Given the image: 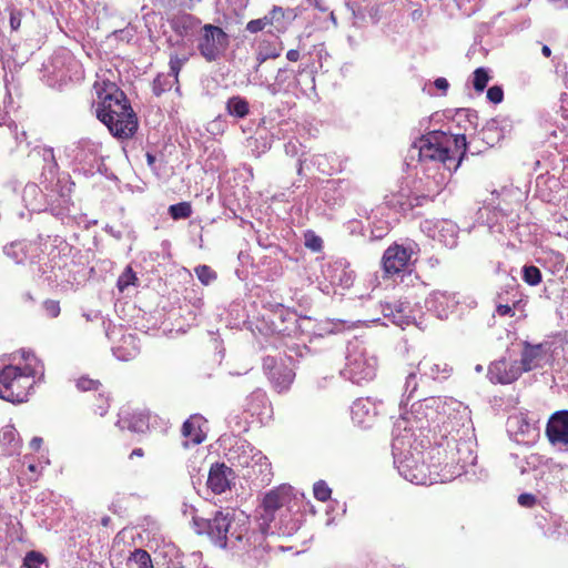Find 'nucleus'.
I'll use <instances>...</instances> for the list:
<instances>
[{"instance_id": "41", "label": "nucleus", "mask_w": 568, "mask_h": 568, "mask_svg": "<svg viewBox=\"0 0 568 568\" xmlns=\"http://www.w3.org/2000/svg\"><path fill=\"white\" fill-rule=\"evenodd\" d=\"M313 493L317 500L326 501L329 499L332 490L324 480H318L314 484Z\"/></svg>"}, {"instance_id": "54", "label": "nucleus", "mask_w": 568, "mask_h": 568, "mask_svg": "<svg viewBox=\"0 0 568 568\" xmlns=\"http://www.w3.org/2000/svg\"><path fill=\"white\" fill-rule=\"evenodd\" d=\"M434 85L436 89L440 90L443 93H445L449 87L448 81L445 78H437L434 81Z\"/></svg>"}, {"instance_id": "23", "label": "nucleus", "mask_w": 568, "mask_h": 568, "mask_svg": "<svg viewBox=\"0 0 568 568\" xmlns=\"http://www.w3.org/2000/svg\"><path fill=\"white\" fill-rule=\"evenodd\" d=\"M418 372L430 379H446L452 372V367L434 357H424L419 363L417 367Z\"/></svg>"}, {"instance_id": "48", "label": "nucleus", "mask_w": 568, "mask_h": 568, "mask_svg": "<svg viewBox=\"0 0 568 568\" xmlns=\"http://www.w3.org/2000/svg\"><path fill=\"white\" fill-rule=\"evenodd\" d=\"M98 385H99V383L97 381L85 378V377H82V378L78 379V382H77V387L80 390L94 389V388H97Z\"/></svg>"}, {"instance_id": "52", "label": "nucleus", "mask_w": 568, "mask_h": 568, "mask_svg": "<svg viewBox=\"0 0 568 568\" xmlns=\"http://www.w3.org/2000/svg\"><path fill=\"white\" fill-rule=\"evenodd\" d=\"M21 24V14L20 12L12 11L10 13V27L12 30H18Z\"/></svg>"}, {"instance_id": "44", "label": "nucleus", "mask_w": 568, "mask_h": 568, "mask_svg": "<svg viewBox=\"0 0 568 568\" xmlns=\"http://www.w3.org/2000/svg\"><path fill=\"white\" fill-rule=\"evenodd\" d=\"M43 562V557L41 554L36 551H30L24 557V566L27 568H39Z\"/></svg>"}, {"instance_id": "62", "label": "nucleus", "mask_w": 568, "mask_h": 568, "mask_svg": "<svg viewBox=\"0 0 568 568\" xmlns=\"http://www.w3.org/2000/svg\"><path fill=\"white\" fill-rule=\"evenodd\" d=\"M132 456L135 455V456H142L143 455V452L141 448H136L132 452L131 454Z\"/></svg>"}, {"instance_id": "38", "label": "nucleus", "mask_w": 568, "mask_h": 568, "mask_svg": "<svg viewBox=\"0 0 568 568\" xmlns=\"http://www.w3.org/2000/svg\"><path fill=\"white\" fill-rule=\"evenodd\" d=\"M136 276L130 266H126L124 272L118 278V288L123 292L130 285H135Z\"/></svg>"}, {"instance_id": "47", "label": "nucleus", "mask_w": 568, "mask_h": 568, "mask_svg": "<svg viewBox=\"0 0 568 568\" xmlns=\"http://www.w3.org/2000/svg\"><path fill=\"white\" fill-rule=\"evenodd\" d=\"M503 98H504V92L501 90V88L495 85V87H491L487 90V99L497 104V103H500L503 101Z\"/></svg>"}, {"instance_id": "50", "label": "nucleus", "mask_w": 568, "mask_h": 568, "mask_svg": "<svg viewBox=\"0 0 568 568\" xmlns=\"http://www.w3.org/2000/svg\"><path fill=\"white\" fill-rule=\"evenodd\" d=\"M264 27H265V22L263 20H260V19L251 20L246 26V30L252 33H255V32L263 30Z\"/></svg>"}, {"instance_id": "35", "label": "nucleus", "mask_w": 568, "mask_h": 568, "mask_svg": "<svg viewBox=\"0 0 568 568\" xmlns=\"http://www.w3.org/2000/svg\"><path fill=\"white\" fill-rule=\"evenodd\" d=\"M175 83H178V79H174L171 74H159L153 81V92L155 95H161Z\"/></svg>"}, {"instance_id": "61", "label": "nucleus", "mask_w": 568, "mask_h": 568, "mask_svg": "<svg viewBox=\"0 0 568 568\" xmlns=\"http://www.w3.org/2000/svg\"><path fill=\"white\" fill-rule=\"evenodd\" d=\"M28 192H31V193L37 192V186L36 185L27 186L26 187V193H28Z\"/></svg>"}, {"instance_id": "24", "label": "nucleus", "mask_w": 568, "mask_h": 568, "mask_svg": "<svg viewBox=\"0 0 568 568\" xmlns=\"http://www.w3.org/2000/svg\"><path fill=\"white\" fill-rule=\"evenodd\" d=\"M508 430L516 435V440L532 439L536 436L535 423L519 413L511 415L507 420Z\"/></svg>"}, {"instance_id": "16", "label": "nucleus", "mask_w": 568, "mask_h": 568, "mask_svg": "<svg viewBox=\"0 0 568 568\" xmlns=\"http://www.w3.org/2000/svg\"><path fill=\"white\" fill-rule=\"evenodd\" d=\"M550 444L560 450H568V410L552 414L546 427Z\"/></svg>"}, {"instance_id": "8", "label": "nucleus", "mask_w": 568, "mask_h": 568, "mask_svg": "<svg viewBox=\"0 0 568 568\" xmlns=\"http://www.w3.org/2000/svg\"><path fill=\"white\" fill-rule=\"evenodd\" d=\"M231 459L237 466L247 468V476L261 477L262 483L271 480V464L265 455L251 444L243 442L237 444L233 450Z\"/></svg>"}, {"instance_id": "5", "label": "nucleus", "mask_w": 568, "mask_h": 568, "mask_svg": "<svg viewBox=\"0 0 568 568\" xmlns=\"http://www.w3.org/2000/svg\"><path fill=\"white\" fill-rule=\"evenodd\" d=\"M422 162H434L442 165L449 173L457 170L462 155L466 150L464 134L448 135L440 131H433L419 138L413 145Z\"/></svg>"}, {"instance_id": "40", "label": "nucleus", "mask_w": 568, "mask_h": 568, "mask_svg": "<svg viewBox=\"0 0 568 568\" xmlns=\"http://www.w3.org/2000/svg\"><path fill=\"white\" fill-rule=\"evenodd\" d=\"M489 81V75L486 69L478 68L474 72L473 84L475 90L483 91Z\"/></svg>"}, {"instance_id": "49", "label": "nucleus", "mask_w": 568, "mask_h": 568, "mask_svg": "<svg viewBox=\"0 0 568 568\" xmlns=\"http://www.w3.org/2000/svg\"><path fill=\"white\" fill-rule=\"evenodd\" d=\"M536 496L532 494H521L518 497V504L523 507L530 508L536 505Z\"/></svg>"}, {"instance_id": "32", "label": "nucleus", "mask_w": 568, "mask_h": 568, "mask_svg": "<svg viewBox=\"0 0 568 568\" xmlns=\"http://www.w3.org/2000/svg\"><path fill=\"white\" fill-rule=\"evenodd\" d=\"M247 409L252 415H263L268 408V400L266 394L257 389L247 397Z\"/></svg>"}, {"instance_id": "11", "label": "nucleus", "mask_w": 568, "mask_h": 568, "mask_svg": "<svg viewBox=\"0 0 568 568\" xmlns=\"http://www.w3.org/2000/svg\"><path fill=\"white\" fill-rule=\"evenodd\" d=\"M440 179V182H436L435 187L428 186L422 194H414L408 186H400L396 193L386 196V204L397 212L407 213L420 205L423 199L434 197L440 192L445 176L442 175Z\"/></svg>"}, {"instance_id": "29", "label": "nucleus", "mask_w": 568, "mask_h": 568, "mask_svg": "<svg viewBox=\"0 0 568 568\" xmlns=\"http://www.w3.org/2000/svg\"><path fill=\"white\" fill-rule=\"evenodd\" d=\"M0 445L8 455L19 452L21 439L12 425H7L0 430Z\"/></svg>"}, {"instance_id": "12", "label": "nucleus", "mask_w": 568, "mask_h": 568, "mask_svg": "<svg viewBox=\"0 0 568 568\" xmlns=\"http://www.w3.org/2000/svg\"><path fill=\"white\" fill-rule=\"evenodd\" d=\"M420 230L446 247H454L457 243L458 226L450 220H425L420 223Z\"/></svg>"}, {"instance_id": "20", "label": "nucleus", "mask_w": 568, "mask_h": 568, "mask_svg": "<svg viewBox=\"0 0 568 568\" xmlns=\"http://www.w3.org/2000/svg\"><path fill=\"white\" fill-rule=\"evenodd\" d=\"M201 523L205 526L206 534L215 542V545L221 548H225L227 541V532L231 524L229 513L224 514L219 511L214 518L209 519V521Z\"/></svg>"}, {"instance_id": "17", "label": "nucleus", "mask_w": 568, "mask_h": 568, "mask_svg": "<svg viewBox=\"0 0 568 568\" xmlns=\"http://www.w3.org/2000/svg\"><path fill=\"white\" fill-rule=\"evenodd\" d=\"M520 375L521 368L516 359L500 358L488 368V377L493 383L510 384Z\"/></svg>"}, {"instance_id": "46", "label": "nucleus", "mask_w": 568, "mask_h": 568, "mask_svg": "<svg viewBox=\"0 0 568 568\" xmlns=\"http://www.w3.org/2000/svg\"><path fill=\"white\" fill-rule=\"evenodd\" d=\"M43 310H44L47 316H49L51 318L58 317L60 314L59 302L53 301V300H47L43 303Z\"/></svg>"}, {"instance_id": "33", "label": "nucleus", "mask_w": 568, "mask_h": 568, "mask_svg": "<svg viewBox=\"0 0 568 568\" xmlns=\"http://www.w3.org/2000/svg\"><path fill=\"white\" fill-rule=\"evenodd\" d=\"M226 111L230 115L242 119L248 114L250 106L244 98L236 95L227 100Z\"/></svg>"}, {"instance_id": "51", "label": "nucleus", "mask_w": 568, "mask_h": 568, "mask_svg": "<svg viewBox=\"0 0 568 568\" xmlns=\"http://www.w3.org/2000/svg\"><path fill=\"white\" fill-rule=\"evenodd\" d=\"M99 402L100 403L97 406L95 413L99 414L100 416H104L109 407V400L108 398L100 395Z\"/></svg>"}, {"instance_id": "57", "label": "nucleus", "mask_w": 568, "mask_h": 568, "mask_svg": "<svg viewBox=\"0 0 568 568\" xmlns=\"http://www.w3.org/2000/svg\"><path fill=\"white\" fill-rule=\"evenodd\" d=\"M42 438L41 437H33L30 442V447L33 450H38L41 447Z\"/></svg>"}, {"instance_id": "53", "label": "nucleus", "mask_w": 568, "mask_h": 568, "mask_svg": "<svg viewBox=\"0 0 568 568\" xmlns=\"http://www.w3.org/2000/svg\"><path fill=\"white\" fill-rule=\"evenodd\" d=\"M201 521H209V519L193 517V526L197 534L206 532V528Z\"/></svg>"}, {"instance_id": "63", "label": "nucleus", "mask_w": 568, "mask_h": 568, "mask_svg": "<svg viewBox=\"0 0 568 568\" xmlns=\"http://www.w3.org/2000/svg\"><path fill=\"white\" fill-rule=\"evenodd\" d=\"M29 469H30L31 471H34V470H36V466H34L33 464H31V465H29Z\"/></svg>"}, {"instance_id": "22", "label": "nucleus", "mask_w": 568, "mask_h": 568, "mask_svg": "<svg viewBox=\"0 0 568 568\" xmlns=\"http://www.w3.org/2000/svg\"><path fill=\"white\" fill-rule=\"evenodd\" d=\"M233 479V471L224 464H214L211 466L207 487L214 494H222L230 488L231 480Z\"/></svg>"}, {"instance_id": "42", "label": "nucleus", "mask_w": 568, "mask_h": 568, "mask_svg": "<svg viewBox=\"0 0 568 568\" xmlns=\"http://www.w3.org/2000/svg\"><path fill=\"white\" fill-rule=\"evenodd\" d=\"M417 375L415 372H410L404 384V395L406 396V400H409L413 397L414 392L417 389Z\"/></svg>"}, {"instance_id": "36", "label": "nucleus", "mask_w": 568, "mask_h": 568, "mask_svg": "<svg viewBox=\"0 0 568 568\" xmlns=\"http://www.w3.org/2000/svg\"><path fill=\"white\" fill-rule=\"evenodd\" d=\"M169 213L174 220L187 219L192 213V209L187 202H181L171 205L169 207Z\"/></svg>"}, {"instance_id": "28", "label": "nucleus", "mask_w": 568, "mask_h": 568, "mask_svg": "<svg viewBox=\"0 0 568 568\" xmlns=\"http://www.w3.org/2000/svg\"><path fill=\"white\" fill-rule=\"evenodd\" d=\"M118 426L121 429L128 428L131 432L144 433L149 427V414L143 412L133 413L129 418L124 415V412H122L118 420Z\"/></svg>"}, {"instance_id": "2", "label": "nucleus", "mask_w": 568, "mask_h": 568, "mask_svg": "<svg viewBox=\"0 0 568 568\" xmlns=\"http://www.w3.org/2000/svg\"><path fill=\"white\" fill-rule=\"evenodd\" d=\"M407 420V429L414 433V427L423 429L434 425L437 427L445 443H440L437 448V454L440 455V448L450 446L452 442L454 445H458L455 436L447 440V432L452 433L455 426H464L468 422V412L462 403L447 397H428L423 400H418L412 405V410L405 413L394 425L393 436L395 435L397 424L403 420ZM456 449V446H454Z\"/></svg>"}, {"instance_id": "39", "label": "nucleus", "mask_w": 568, "mask_h": 568, "mask_svg": "<svg viewBox=\"0 0 568 568\" xmlns=\"http://www.w3.org/2000/svg\"><path fill=\"white\" fill-rule=\"evenodd\" d=\"M194 271L200 282L204 285H209L216 277L215 272L207 265H199Z\"/></svg>"}, {"instance_id": "27", "label": "nucleus", "mask_w": 568, "mask_h": 568, "mask_svg": "<svg viewBox=\"0 0 568 568\" xmlns=\"http://www.w3.org/2000/svg\"><path fill=\"white\" fill-rule=\"evenodd\" d=\"M140 347L138 339L132 334H125L120 343L112 348L114 356L121 361H130L139 354Z\"/></svg>"}, {"instance_id": "9", "label": "nucleus", "mask_w": 568, "mask_h": 568, "mask_svg": "<svg viewBox=\"0 0 568 568\" xmlns=\"http://www.w3.org/2000/svg\"><path fill=\"white\" fill-rule=\"evenodd\" d=\"M196 43L200 54L207 62H213L225 53L230 39L222 28L209 23L200 29Z\"/></svg>"}, {"instance_id": "34", "label": "nucleus", "mask_w": 568, "mask_h": 568, "mask_svg": "<svg viewBox=\"0 0 568 568\" xmlns=\"http://www.w3.org/2000/svg\"><path fill=\"white\" fill-rule=\"evenodd\" d=\"M407 303H400L399 308H397L395 312L390 311V313H385L386 317H390L392 323H394L397 326L404 327L405 325H409L413 321H415V317L407 314L408 310Z\"/></svg>"}, {"instance_id": "26", "label": "nucleus", "mask_w": 568, "mask_h": 568, "mask_svg": "<svg viewBox=\"0 0 568 568\" xmlns=\"http://www.w3.org/2000/svg\"><path fill=\"white\" fill-rule=\"evenodd\" d=\"M329 277L333 284H337L343 287H349L353 284L355 280V273L349 268L345 261L339 260L334 262V264L329 266Z\"/></svg>"}, {"instance_id": "64", "label": "nucleus", "mask_w": 568, "mask_h": 568, "mask_svg": "<svg viewBox=\"0 0 568 568\" xmlns=\"http://www.w3.org/2000/svg\"><path fill=\"white\" fill-rule=\"evenodd\" d=\"M148 161H149V163H152L153 162V156L148 154Z\"/></svg>"}, {"instance_id": "15", "label": "nucleus", "mask_w": 568, "mask_h": 568, "mask_svg": "<svg viewBox=\"0 0 568 568\" xmlns=\"http://www.w3.org/2000/svg\"><path fill=\"white\" fill-rule=\"evenodd\" d=\"M38 245L29 242H13L4 246L6 255L17 264H23L27 260L30 261L33 277H41L44 274L41 265L34 261V257L38 256Z\"/></svg>"}, {"instance_id": "7", "label": "nucleus", "mask_w": 568, "mask_h": 568, "mask_svg": "<svg viewBox=\"0 0 568 568\" xmlns=\"http://www.w3.org/2000/svg\"><path fill=\"white\" fill-rule=\"evenodd\" d=\"M292 488L290 486H280L268 491L258 510V526L261 534L255 536V541L258 539L260 545L267 534H274L272 523L275 521L276 514L287 506L291 501Z\"/></svg>"}, {"instance_id": "19", "label": "nucleus", "mask_w": 568, "mask_h": 568, "mask_svg": "<svg viewBox=\"0 0 568 568\" xmlns=\"http://www.w3.org/2000/svg\"><path fill=\"white\" fill-rule=\"evenodd\" d=\"M99 146L98 143L91 140L82 139L77 143L67 145L64 148V154L72 162L90 164L95 158Z\"/></svg>"}, {"instance_id": "14", "label": "nucleus", "mask_w": 568, "mask_h": 568, "mask_svg": "<svg viewBox=\"0 0 568 568\" xmlns=\"http://www.w3.org/2000/svg\"><path fill=\"white\" fill-rule=\"evenodd\" d=\"M551 352L548 343H524L519 366L523 372L542 368L550 363Z\"/></svg>"}, {"instance_id": "3", "label": "nucleus", "mask_w": 568, "mask_h": 568, "mask_svg": "<svg viewBox=\"0 0 568 568\" xmlns=\"http://www.w3.org/2000/svg\"><path fill=\"white\" fill-rule=\"evenodd\" d=\"M43 372V364L31 351L11 354L9 363H0V398L13 404L28 400L36 378Z\"/></svg>"}, {"instance_id": "60", "label": "nucleus", "mask_w": 568, "mask_h": 568, "mask_svg": "<svg viewBox=\"0 0 568 568\" xmlns=\"http://www.w3.org/2000/svg\"><path fill=\"white\" fill-rule=\"evenodd\" d=\"M541 51H542V54H544L545 57H547V58H548V57H550V54H551V50H550V48H549V47H547V45H544Z\"/></svg>"}, {"instance_id": "45", "label": "nucleus", "mask_w": 568, "mask_h": 568, "mask_svg": "<svg viewBox=\"0 0 568 568\" xmlns=\"http://www.w3.org/2000/svg\"><path fill=\"white\" fill-rule=\"evenodd\" d=\"M305 245L312 251L317 252L321 251L323 246V241L314 233H308L305 235Z\"/></svg>"}, {"instance_id": "56", "label": "nucleus", "mask_w": 568, "mask_h": 568, "mask_svg": "<svg viewBox=\"0 0 568 568\" xmlns=\"http://www.w3.org/2000/svg\"><path fill=\"white\" fill-rule=\"evenodd\" d=\"M286 58L288 61L296 62L300 59V51L295 49L288 50Z\"/></svg>"}, {"instance_id": "25", "label": "nucleus", "mask_w": 568, "mask_h": 568, "mask_svg": "<svg viewBox=\"0 0 568 568\" xmlns=\"http://www.w3.org/2000/svg\"><path fill=\"white\" fill-rule=\"evenodd\" d=\"M206 420L199 415L191 416L182 426V435L186 438L184 446L187 447L189 443L194 445L201 444L205 439V432L203 426Z\"/></svg>"}, {"instance_id": "6", "label": "nucleus", "mask_w": 568, "mask_h": 568, "mask_svg": "<svg viewBox=\"0 0 568 568\" xmlns=\"http://www.w3.org/2000/svg\"><path fill=\"white\" fill-rule=\"evenodd\" d=\"M378 359L362 341L354 339L347 345L344 368L341 374L351 382L359 384L372 381L377 373Z\"/></svg>"}, {"instance_id": "13", "label": "nucleus", "mask_w": 568, "mask_h": 568, "mask_svg": "<svg viewBox=\"0 0 568 568\" xmlns=\"http://www.w3.org/2000/svg\"><path fill=\"white\" fill-rule=\"evenodd\" d=\"M264 373L268 376L270 382L278 390H286L294 379L293 369L283 358L266 356L263 359Z\"/></svg>"}, {"instance_id": "37", "label": "nucleus", "mask_w": 568, "mask_h": 568, "mask_svg": "<svg viewBox=\"0 0 568 568\" xmlns=\"http://www.w3.org/2000/svg\"><path fill=\"white\" fill-rule=\"evenodd\" d=\"M523 278L529 285H538L541 282V272L534 265L524 266Z\"/></svg>"}, {"instance_id": "1", "label": "nucleus", "mask_w": 568, "mask_h": 568, "mask_svg": "<svg viewBox=\"0 0 568 568\" xmlns=\"http://www.w3.org/2000/svg\"><path fill=\"white\" fill-rule=\"evenodd\" d=\"M406 424V419L397 424L392 444L394 464L406 480L415 485H432L438 480L447 481L460 476L467 464H473L475 457L466 443L456 445L457 454L460 456L455 459V455L452 454V463L447 462V447H443L444 466L433 476L429 467L424 463V454L416 443V435L407 429Z\"/></svg>"}, {"instance_id": "58", "label": "nucleus", "mask_w": 568, "mask_h": 568, "mask_svg": "<svg viewBox=\"0 0 568 568\" xmlns=\"http://www.w3.org/2000/svg\"><path fill=\"white\" fill-rule=\"evenodd\" d=\"M313 4L321 11L327 10V8L324 4V0H313Z\"/></svg>"}, {"instance_id": "21", "label": "nucleus", "mask_w": 568, "mask_h": 568, "mask_svg": "<svg viewBox=\"0 0 568 568\" xmlns=\"http://www.w3.org/2000/svg\"><path fill=\"white\" fill-rule=\"evenodd\" d=\"M352 419L362 427H368L377 415V405L371 398H358L351 407Z\"/></svg>"}, {"instance_id": "4", "label": "nucleus", "mask_w": 568, "mask_h": 568, "mask_svg": "<svg viewBox=\"0 0 568 568\" xmlns=\"http://www.w3.org/2000/svg\"><path fill=\"white\" fill-rule=\"evenodd\" d=\"M99 102L97 118L118 138L128 139L138 129L136 116L122 91L113 82L94 84Z\"/></svg>"}, {"instance_id": "31", "label": "nucleus", "mask_w": 568, "mask_h": 568, "mask_svg": "<svg viewBox=\"0 0 568 568\" xmlns=\"http://www.w3.org/2000/svg\"><path fill=\"white\" fill-rule=\"evenodd\" d=\"M283 48L282 45L268 41V40H262L258 42L256 48V59L260 64L265 62L268 59H275L281 55Z\"/></svg>"}, {"instance_id": "59", "label": "nucleus", "mask_w": 568, "mask_h": 568, "mask_svg": "<svg viewBox=\"0 0 568 568\" xmlns=\"http://www.w3.org/2000/svg\"><path fill=\"white\" fill-rule=\"evenodd\" d=\"M538 460V456L537 455H530L528 458H527V464L528 465H535V463Z\"/></svg>"}, {"instance_id": "55", "label": "nucleus", "mask_w": 568, "mask_h": 568, "mask_svg": "<svg viewBox=\"0 0 568 568\" xmlns=\"http://www.w3.org/2000/svg\"><path fill=\"white\" fill-rule=\"evenodd\" d=\"M497 313L500 316L513 315V310L509 305L500 304L497 306Z\"/></svg>"}, {"instance_id": "18", "label": "nucleus", "mask_w": 568, "mask_h": 568, "mask_svg": "<svg viewBox=\"0 0 568 568\" xmlns=\"http://www.w3.org/2000/svg\"><path fill=\"white\" fill-rule=\"evenodd\" d=\"M458 304L456 295L448 292L436 291L429 294L425 301L427 311L434 313L438 318H447Z\"/></svg>"}, {"instance_id": "43", "label": "nucleus", "mask_w": 568, "mask_h": 568, "mask_svg": "<svg viewBox=\"0 0 568 568\" xmlns=\"http://www.w3.org/2000/svg\"><path fill=\"white\" fill-rule=\"evenodd\" d=\"M186 58H181L176 54L170 55V73L174 79H178L179 72L183 64L185 63Z\"/></svg>"}, {"instance_id": "10", "label": "nucleus", "mask_w": 568, "mask_h": 568, "mask_svg": "<svg viewBox=\"0 0 568 568\" xmlns=\"http://www.w3.org/2000/svg\"><path fill=\"white\" fill-rule=\"evenodd\" d=\"M419 248L415 242L393 244L383 254V268L387 274L405 272L414 263Z\"/></svg>"}, {"instance_id": "30", "label": "nucleus", "mask_w": 568, "mask_h": 568, "mask_svg": "<svg viewBox=\"0 0 568 568\" xmlns=\"http://www.w3.org/2000/svg\"><path fill=\"white\" fill-rule=\"evenodd\" d=\"M115 568H152V560L145 550L135 549L124 562H119Z\"/></svg>"}]
</instances>
